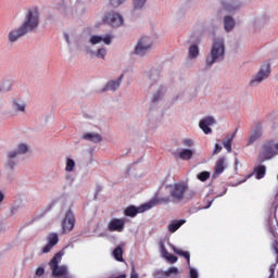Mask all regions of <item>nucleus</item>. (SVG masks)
Here are the masks:
<instances>
[{
  "label": "nucleus",
  "mask_w": 278,
  "mask_h": 278,
  "mask_svg": "<svg viewBox=\"0 0 278 278\" xmlns=\"http://www.w3.org/2000/svg\"><path fill=\"white\" fill-rule=\"evenodd\" d=\"M40 25V11L38 7H30L24 13V21L22 27L25 28L28 34H31L38 29Z\"/></svg>",
  "instance_id": "f257e3e1"
},
{
  "label": "nucleus",
  "mask_w": 278,
  "mask_h": 278,
  "mask_svg": "<svg viewBox=\"0 0 278 278\" xmlns=\"http://www.w3.org/2000/svg\"><path fill=\"white\" fill-rule=\"evenodd\" d=\"M225 60V41L223 39H215L213 41L211 56L206 58V65L212 66L215 62Z\"/></svg>",
  "instance_id": "f03ea898"
},
{
  "label": "nucleus",
  "mask_w": 278,
  "mask_h": 278,
  "mask_svg": "<svg viewBox=\"0 0 278 278\" xmlns=\"http://www.w3.org/2000/svg\"><path fill=\"white\" fill-rule=\"evenodd\" d=\"M165 188L169 191V199H172V201H176L177 203H181V201L186 198V192H188L187 182L166 185Z\"/></svg>",
  "instance_id": "7ed1b4c3"
},
{
  "label": "nucleus",
  "mask_w": 278,
  "mask_h": 278,
  "mask_svg": "<svg viewBox=\"0 0 278 278\" xmlns=\"http://www.w3.org/2000/svg\"><path fill=\"white\" fill-rule=\"evenodd\" d=\"M62 262V252L56 253L50 261V268L52 270L53 277L71 278L68 274V268L66 266L59 264Z\"/></svg>",
  "instance_id": "20e7f679"
},
{
  "label": "nucleus",
  "mask_w": 278,
  "mask_h": 278,
  "mask_svg": "<svg viewBox=\"0 0 278 278\" xmlns=\"http://www.w3.org/2000/svg\"><path fill=\"white\" fill-rule=\"evenodd\" d=\"M268 77H270V63H265L255 75L254 79L250 81V86L262 84V81H264V79H268Z\"/></svg>",
  "instance_id": "39448f33"
},
{
  "label": "nucleus",
  "mask_w": 278,
  "mask_h": 278,
  "mask_svg": "<svg viewBox=\"0 0 278 278\" xmlns=\"http://www.w3.org/2000/svg\"><path fill=\"white\" fill-rule=\"evenodd\" d=\"M103 22L106 23V25H110L111 27H121V25H123L124 23V20L123 15L114 11H111L105 14Z\"/></svg>",
  "instance_id": "423d86ee"
},
{
  "label": "nucleus",
  "mask_w": 278,
  "mask_h": 278,
  "mask_svg": "<svg viewBox=\"0 0 278 278\" xmlns=\"http://www.w3.org/2000/svg\"><path fill=\"white\" fill-rule=\"evenodd\" d=\"M152 45H153V40H151V38L141 37L135 48L136 55H144V53H147V51L151 49Z\"/></svg>",
  "instance_id": "0eeeda50"
},
{
  "label": "nucleus",
  "mask_w": 278,
  "mask_h": 278,
  "mask_svg": "<svg viewBox=\"0 0 278 278\" xmlns=\"http://www.w3.org/2000/svg\"><path fill=\"white\" fill-rule=\"evenodd\" d=\"M75 227V215L73 214V211H67L65 214V217L62 222V230L63 233H70V231H73Z\"/></svg>",
  "instance_id": "6e6552de"
},
{
  "label": "nucleus",
  "mask_w": 278,
  "mask_h": 278,
  "mask_svg": "<svg viewBox=\"0 0 278 278\" xmlns=\"http://www.w3.org/2000/svg\"><path fill=\"white\" fill-rule=\"evenodd\" d=\"M148 210H151V206H147V204H142L140 206H134L130 205L126 207L124 211L125 216H128L129 218H136L138 214H144V212H148Z\"/></svg>",
  "instance_id": "1a4fd4ad"
},
{
  "label": "nucleus",
  "mask_w": 278,
  "mask_h": 278,
  "mask_svg": "<svg viewBox=\"0 0 278 278\" xmlns=\"http://www.w3.org/2000/svg\"><path fill=\"white\" fill-rule=\"evenodd\" d=\"M278 143L268 142L263 147L262 155L265 160H270L277 155Z\"/></svg>",
  "instance_id": "9d476101"
},
{
  "label": "nucleus",
  "mask_w": 278,
  "mask_h": 278,
  "mask_svg": "<svg viewBox=\"0 0 278 278\" xmlns=\"http://www.w3.org/2000/svg\"><path fill=\"white\" fill-rule=\"evenodd\" d=\"M170 201H173L170 199V197H168V195L162 197V195H160V193H156L154 195V198H152L149 201V203H146V205L148 207H150V210H151L152 207H155V205H166V204L170 203Z\"/></svg>",
  "instance_id": "9b49d317"
},
{
  "label": "nucleus",
  "mask_w": 278,
  "mask_h": 278,
  "mask_svg": "<svg viewBox=\"0 0 278 278\" xmlns=\"http://www.w3.org/2000/svg\"><path fill=\"white\" fill-rule=\"evenodd\" d=\"M109 231H117L118 233L125 230V218H112L108 224Z\"/></svg>",
  "instance_id": "f8f14e48"
},
{
  "label": "nucleus",
  "mask_w": 278,
  "mask_h": 278,
  "mask_svg": "<svg viewBox=\"0 0 278 278\" xmlns=\"http://www.w3.org/2000/svg\"><path fill=\"white\" fill-rule=\"evenodd\" d=\"M28 30H26L22 25L17 28H14L12 30H10L9 35H8V39L10 42H16V40H18V38H23V36H27Z\"/></svg>",
  "instance_id": "ddd939ff"
},
{
  "label": "nucleus",
  "mask_w": 278,
  "mask_h": 278,
  "mask_svg": "<svg viewBox=\"0 0 278 278\" xmlns=\"http://www.w3.org/2000/svg\"><path fill=\"white\" fill-rule=\"evenodd\" d=\"M227 162V159L225 156H220L216 163H215V167H214V172H213V179H218V177H220V175H223V173H225V163Z\"/></svg>",
  "instance_id": "4468645a"
},
{
  "label": "nucleus",
  "mask_w": 278,
  "mask_h": 278,
  "mask_svg": "<svg viewBox=\"0 0 278 278\" xmlns=\"http://www.w3.org/2000/svg\"><path fill=\"white\" fill-rule=\"evenodd\" d=\"M216 123V119H214V117L212 116H207V117H204L202 121H200L199 123V127L200 129H202V131L204 134H212V125H214Z\"/></svg>",
  "instance_id": "2eb2a0df"
},
{
  "label": "nucleus",
  "mask_w": 278,
  "mask_h": 278,
  "mask_svg": "<svg viewBox=\"0 0 278 278\" xmlns=\"http://www.w3.org/2000/svg\"><path fill=\"white\" fill-rule=\"evenodd\" d=\"M47 240H48V243L46 247H43L42 253L51 252V249H53V247H55V244L60 242V237H58V233L52 232L48 236Z\"/></svg>",
  "instance_id": "dca6fc26"
},
{
  "label": "nucleus",
  "mask_w": 278,
  "mask_h": 278,
  "mask_svg": "<svg viewBox=\"0 0 278 278\" xmlns=\"http://www.w3.org/2000/svg\"><path fill=\"white\" fill-rule=\"evenodd\" d=\"M260 138H262V124L261 123L256 124L253 132L250 135L248 144H253V142H255V140H260Z\"/></svg>",
  "instance_id": "f3484780"
},
{
  "label": "nucleus",
  "mask_w": 278,
  "mask_h": 278,
  "mask_svg": "<svg viewBox=\"0 0 278 278\" xmlns=\"http://www.w3.org/2000/svg\"><path fill=\"white\" fill-rule=\"evenodd\" d=\"M26 108L27 104L25 103V101L13 99L12 110H14V112H22V114H25Z\"/></svg>",
  "instance_id": "a211bd4d"
},
{
  "label": "nucleus",
  "mask_w": 278,
  "mask_h": 278,
  "mask_svg": "<svg viewBox=\"0 0 278 278\" xmlns=\"http://www.w3.org/2000/svg\"><path fill=\"white\" fill-rule=\"evenodd\" d=\"M83 140H88L89 142L99 143L103 138L99 132H87L83 135Z\"/></svg>",
  "instance_id": "6ab92c4d"
},
{
  "label": "nucleus",
  "mask_w": 278,
  "mask_h": 278,
  "mask_svg": "<svg viewBox=\"0 0 278 278\" xmlns=\"http://www.w3.org/2000/svg\"><path fill=\"white\" fill-rule=\"evenodd\" d=\"M27 151H28L27 144L21 143L17 147V151H13V152L9 153V157H10V160H14V157H16L17 155H23V154L27 153Z\"/></svg>",
  "instance_id": "aec40b11"
},
{
  "label": "nucleus",
  "mask_w": 278,
  "mask_h": 278,
  "mask_svg": "<svg viewBox=\"0 0 278 278\" xmlns=\"http://www.w3.org/2000/svg\"><path fill=\"white\" fill-rule=\"evenodd\" d=\"M122 80H123V74L119 76L117 80L109 81L105 88L102 90V92H105V90H118V88L121 87Z\"/></svg>",
  "instance_id": "412c9836"
},
{
  "label": "nucleus",
  "mask_w": 278,
  "mask_h": 278,
  "mask_svg": "<svg viewBox=\"0 0 278 278\" xmlns=\"http://www.w3.org/2000/svg\"><path fill=\"white\" fill-rule=\"evenodd\" d=\"M192 155H194L192 150L182 149L180 152L176 153L175 157H179V160H192Z\"/></svg>",
  "instance_id": "4be33fe9"
},
{
  "label": "nucleus",
  "mask_w": 278,
  "mask_h": 278,
  "mask_svg": "<svg viewBox=\"0 0 278 278\" xmlns=\"http://www.w3.org/2000/svg\"><path fill=\"white\" fill-rule=\"evenodd\" d=\"M273 247L276 254V263L270 265L269 267V273H270L269 278H275V268H277V264H278V242L275 241Z\"/></svg>",
  "instance_id": "5701e85b"
},
{
  "label": "nucleus",
  "mask_w": 278,
  "mask_h": 278,
  "mask_svg": "<svg viewBox=\"0 0 278 278\" xmlns=\"http://www.w3.org/2000/svg\"><path fill=\"white\" fill-rule=\"evenodd\" d=\"M236 27V21L231 16H225L224 17V29L226 31H231Z\"/></svg>",
  "instance_id": "b1692460"
},
{
  "label": "nucleus",
  "mask_w": 278,
  "mask_h": 278,
  "mask_svg": "<svg viewBox=\"0 0 278 278\" xmlns=\"http://www.w3.org/2000/svg\"><path fill=\"white\" fill-rule=\"evenodd\" d=\"M172 249H173L174 253H176V255H180L181 257H185V260H187L188 264H190V252L178 249L175 245H172Z\"/></svg>",
  "instance_id": "393cba45"
},
{
  "label": "nucleus",
  "mask_w": 278,
  "mask_h": 278,
  "mask_svg": "<svg viewBox=\"0 0 278 278\" xmlns=\"http://www.w3.org/2000/svg\"><path fill=\"white\" fill-rule=\"evenodd\" d=\"M238 130L231 134L230 137H228L224 142L223 146L224 148L228 151V153H231V142H233V138H236V134Z\"/></svg>",
  "instance_id": "a878e982"
},
{
  "label": "nucleus",
  "mask_w": 278,
  "mask_h": 278,
  "mask_svg": "<svg viewBox=\"0 0 278 278\" xmlns=\"http://www.w3.org/2000/svg\"><path fill=\"white\" fill-rule=\"evenodd\" d=\"M254 173H256V179H264L266 176V166L258 165L254 168Z\"/></svg>",
  "instance_id": "bb28decb"
},
{
  "label": "nucleus",
  "mask_w": 278,
  "mask_h": 278,
  "mask_svg": "<svg viewBox=\"0 0 278 278\" xmlns=\"http://www.w3.org/2000/svg\"><path fill=\"white\" fill-rule=\"evenodd\" d=\"M184 223H186L184 219H180L179 222H173L168 225V231H170V233H175V231H177V229H179Z\"/></svg>",
  "instance_id": "cd10ccee"
},
{
  "label": "nucleus",
  "mask_w": 278,
  "mask_h": 278,
  "mask_svg": "<svg viewBox=\"0 0 278 278\" xmlns=\"http://www.w3.org/2000/svg\"><path fill=\"white\" fill-rule=\"evenodd\" d=\"M163 257H165V260H167V262H169V264H175L177 263L178 257L170 254V252L163 250Z\"/></svg>",
  "instance_id": "c85d7f7f"
},
{
  "label": "nucleus",
  "mask_w": 278,
  "mask_h": 278,
  "mask_svg": "<svg viewBox=\"0 0 278 278\" xmlns=\"http://www.w3.org/2000/svg\"><path fill=\"white\" fill-rule=\"evenodd\" d=\"M199 56V46L192 45L189 47V58L190 60H194V58Z\"/></svg>",
  "instance_id": "c756f323"
},
{
  "label": "nucleus",
  "mask_w": 278,
  "mask_h": 278,
  "mask_svg": "<svg viewBox=\"0 0 278 278\" xmlns=\"http://www.w3.org/2000/svg\"><path fill=\"white\" fill-rule=\"evenodd\" d=\"M113 255H114L115 260H117V262H123V248L117 247L113 251Z\"/></svg>",
  "instance_id": "7c9ffc66"
},
{
  "label": "nucleus",
  "mask_w": 278,
  "mask_h": 278,
  "mask_svg": "<svg viewBox=\"0 0 278 278\" xmlns=\"http://www.w3.org/2000/svg\"><path fill=\"white\" fill-rule=\"evenodd\" d=\"M65 170L67 173H73V170H75V161L73 159H67Z\"/></svg>",
  "instance_id": "2f4dec72"
},
{
  "label": "nucleus",
  "mask_w": 278,
  "mask_h": 278,
  "mask_svg": "<svg viewBox=\"0 0 278 278\" xmlns=\"http://www.w3.org/2000/svg\"><path fill=\"white\" fill-rule=\"evenodd\" d=\"M89 42H91V45H99L100 42H103V37L93 35L90 37Z\"/></svg>",
  "instance_id": "473e14b6"
},
{
  "label": "nucleus",
  "mask_w": 278,
  "mask_h": 278,
  "mask_svg": "<svg viewBox=\"0 0 278 278\" xmlns=\"http://www.w3.org/2000/svg\"><path fill=\"white\" fill-rule=\"evenodd\" d=\"M197 178L200 181H207V179H210V172H202V173L197 175Z\"/></svg>",
  "instance_id": "72a5a7b5"
},
{
  "label": "nucleus",
  "mask_w": 278,
  "mask_h": 278,
  "mask_svg": "<svg viewBox=\"0 0 278 278\" xmlns=\"http://www.w3.org/2000/svg\"><path fill=\"white\" fill-rule=\"evenodd\" d=\"M144 3H147V0H135L134 1L135 10L142 9L144 7Z\"/></svg>",
  "instance_id": "f704fd0d"
},
{
  "label": "nucleus",
  "mask_w": 278,
  "mask_h": 278,
  "mask_svg": "<svg viewBox=\"0 0 278 278\" xmlns=\"http://www.w3.org/2000/svg\"><path fill=\"white\" fill-rule=\"evenodd\" d=\"M105 55H108V50L105 48L98 49L97 58H101L102 60H104Z\"/></svg>",
  "instance_id": "c9c22d12"
},
{
  "label": "nucleus",
  "mask_w": 278,
  "mask_h": 278,
  "mask_svg": "<svg viewBox=\"0 0 278 278\" xmlns=\"http://www.w3.org/2000/svg\"><path fill=\"white\" fill-rule=\"evenodd\" d=\"M109 3L112 5V8H118L125 3V0H109Z\"/></svg>",
  "instance_id": "e433bc0d"
},
{
  "label": "nucleus",
  "mask_w": 278,
  "mask_h": 278,
  "mask_svg": "<svg viewBox=\"0 0 278 278\" xmlns=\"http://www.w3.org/2000/svg\"><path fill=\"white\" fill-rule=\"evenodd\" d=\"M223 8H224V10H227V12H233V10H236V7H233L227 2H223Z\"/></svg>",
  "instance_id": "4c0bfd02"
},
{
  "label": "nucleus",
  "mask_w": 278,
  "mask_h": 278,
  "mask_svg": "<svg viewBox=\"0 0 278 278\" xmlns=\"http://www.w3.org/2000/svg\"><path fill=\"white\" fill-rule=\"evenodd\" d=\"M222 151H223V147H220V144L218 143H215L213 155H218V153H220Z\"/></svg>",
  "instance_id": "58836bf2"
},
{
  "label": "nucleus",
  "mask_w": 278,
  "mask_h": 278,
  "mask_svg": "<svg viewBox=\"0 0 278 278\" xmlns=\"http://www.w3.org/2000/svg\"><path fill=\"white\" fill-rule=\"evenodd\" d=\"M102 42H104V45H111L112 37L110 35H106L104 38H102Z\"/></svg>",
  "instance_id": "ea45409f"
},
{
  "label": "nucleus",
  "mask_w": 278,
  "mask_h": 278,
  "mask_svg": "<svg viewBox=\"0 0 278 278\" xmlns=\"http://www.w3.org/2000/svg\"><path fill=\"white\" fill-rule=\"evenodd\" d=\"M37 277H42L45 275V268L43 267H38L36 270Z\"/></svg>",
  "instance_id": "a19ab883"
},
{
  "label": "nucleus",
  "mask_w": 278,
  "mask_h": 278,
  "mask_svg": "<svg viewBox=\"0 0 278 278\" xmlns=\"http://www.w3.org/2000/svg\"><path fill=\"white\" fill-rule=\"evenodd\" d=\"M160 99H162V93L161 91L156 92L153 97V103H155L156 101H160Z\"/></svg>",
  "instance_id": "79ce46f5"
},
{
  "label": "nucleus",
  "mask_w": 278,
  "mask_h": 278,
  "mask_svg": "<svg viewBox=\"0 0 278 278\" xmlns=\"http://www.w3.org/2000/svg\"><path fill=\"white\" fill-rule=\"evenodd\" d=\"M182 144L185 147H192L193 142L191 139H185V140H182Z\"/></svg>",
  "instance_id": "37998d69"
},
{
  "label": "nucleus",
  "mask_w": 278,
  "mask_h": 278,
  "mask_svg": "<svg viewBox=\"0 0 278 278\" xmlns=\"http://www.w3.org/2000/svg\"><path fill=\"white\" fill-rule=\"evenodd\" d=\"M190 278H199V273L197 269H190Z\"/></svg>",
  "instance_id": "c03bdc74"
},
{
  "label": "nucleus",
  "mask_w": 278,
  "mask_h": 278,
  "mask_svg": "<svg viewBox=\"0 0 278 278\" xmlns=\"http://www.w3.org/2000/svg\"><path fill=\"white\" fill-rule=\"evenodd\" d=\"M3 199H5V195L0 191V203H3Z\"/></svg>",
  "instance_id": "a18cd8bd"
},
{
  "label": "nucleus",
  "mask_w": 278,
  "mask_h": 278,
  "mask_svg": "<svg viewBox=\"0 0 278 278\" xmlns=\"http://www.w3.org/2000/svg\"><path fill=\"white\" fill-rule=\"evenodd\" d=\"M169 273H177V267H170Z\"/></svg>",
  "instance_id": "49530a36"
},
{
  "label": "nucleus",
  "mask_w": 278,
  "mask_h": 278,
  "mask_svg": "<svg viewBox=\"0 0 278 278\" xmlns=\"http://www.w3.org/2000/svg\"><path fill=\"white\" fill-rule=\"evenodd\" d=\"M9 166H10L11 168H14L15 164H14L12 161H10V162H9Z\"/></svg>",
  "instance_id": "de8ad7c7"
},
{
  "label": "nucleus",
  "mask_w": 278,
  "mask_h": 278,
  "mask_svg": "<svg viewBox=\"0 0 278 278\" xmlns=\"http://www.w3.org/2000/svg\"><path fill=\"white\" fill-rule=\"evenodd\" d=\"M270 233H275V230L273 228H269Z\"/></svg>",
  "instance_id": "09e8293b"
},
{
  "label": "nucleus",
  "mask_w": 278,
  "mask_h": 278,
  "mask_svg": "<svg viewBox=\"0 0 278 278\" xmlns=\"http://www.w3.org/2000/svg\"><path fill=\"white\" fill-rule=\"evenodd\" d=\"M250 177H251V175H248L247 178L243 181L248 180Z\"/></svg>",
  "instance_id": "8fccbe9b"
},
{
  "label": "nucleus",
  "mask_w": 278,
  "mask_h": 278,
  "mask_svg": "<svg viewBox=\"0 0 278 278\" xmlns=\"http://www.w3.org/2000/svg\"><path fill=\"white\" fill-rule=\"evenodd\" d=\"M235 164H236V166H238V159H236Z\"/></svg>",
  "instance_id": "3c124183"
}]
</instances>
